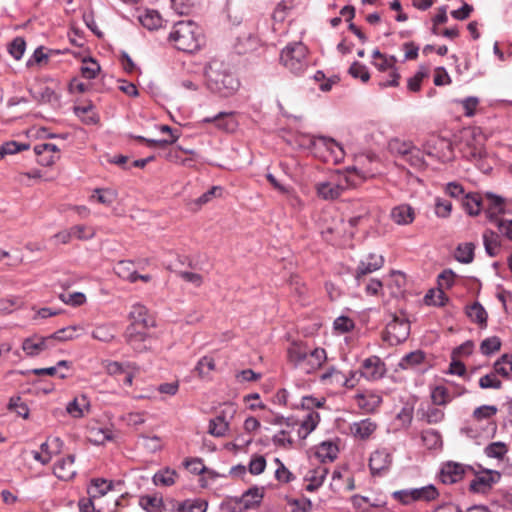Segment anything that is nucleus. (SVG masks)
Wrapping results in <instances>:
<instances>
[{
  "label": "nucleus",
  "instance_id": "f257e3e1",
  "mask_svg": "<svg viewBox=\"0 0 512 512\" xmlns=\"http://www.w3.org/2000/svg\"><path fill=\"white\" fill-rule=\"evenodd\" d=\"M207 88L221 97L233 95L239 88L238 79L217 61H211L205 67Z\"/></svg>",
  "mask_w": 512,
  "mask_h": 512
},
{
  "label": "nucleus",
  "instance_id": "f03ea898",
  "mask_svg": "<svg viewBox=\"0 0 512 512\" xmlns=\"http://www.w3.org/2000/svg\"><path fill=\"white\" fill-rule=\"evenodd\" d=\"M200 28L192 21H180L176 23L169 35V41L183 52L192 53L201 46Z\"/></svg>",
  "mask_w": 512,
  "mask_h": 512
},
{
  "label": "nucleus",
  "instance_id": "7ed1b4c3",
  "mask_svg": "<svg viewBox=\"0 0 512 512\" xmlns=\"http://www.w3.org/2000/svg\"><path fill=\"white\" fill-rule=\"evenodd\" d=\"M281 63L293 74L299 75L308 66L307 48L302 42L288 44L280 54Z\"/></svg>",
  "mask_w": 512,
  "mask_h": 512
},
{
  "label": "nucleus",
  "instance_id": "20e7f679",
  "mask_svg": "<svg viewBox=\"0 0 512 512\" xmlns=\"http://www.w3.org/2000/svg\"><path fill=\"white\" fill-rule=\"evenodd\" d=\"M439 495L437 488L426 485L418 488H407L392 493V497L403 505H411L415 502H429L435 500Z\"/></svg>",
  "mask_w": 512,
  "mask_h": 512
},
{
  "label": "nucleus",
  "instance_id": "39448f33",
  "mask_svg": "<svg viewBox=\"0 0 512 512\" xmlns=\"http://www.w3.org/2000/svg\"><path fill=\"white\" fill-rule=\"evenodd\" d=\"M350 186V181L345 174H336L328 181L316 184L318 197L323 200L333 201L338 199Z\"/></svg>",
  "mask_w": 512,
  "mask_h": 512
},
{
  "label": "nucleus",
  "instance_id": "423d86ee",
  "mask_svg": "<svg viewBox=\"0 0 512 512\" xmlns=\"http://www.w3.org/2000/svg\"><path fill=\"white\" fill-rule=\"evenodd\" d=\"M410 334V323L405 318L394 316L386 325L384 340L391 345H398L404 342Z\"/></svg>",
  "mask_w": 512,
  "mask_h": 512
},
{
  "label": "nucleus",
  "instance_id": "0eeeda50",
  "mask_svg": "<svg viewBox=\"0 0 512 512\" xmlns=\"http://www.w3.org/2000/svg\"><path fill=\"white\" fill-rule=\"evenodd\" d=\"M473 473L474 478L471 480L469 488L474 493H486L501 478V474L496 470L484 469Z\"/></svg>",
  "mask_w": 512,
  "mask_h": 512
},
{
  "label": "nucleus",
  "instance_id": "6e6552de",
  "mask_svg": "<svg viewBox=\"0 0 512 512\" xmlns=\"http://www.w3.org/2000/svg\"><path fill=\"white\" fill-rule=\"evenodd\" d=\"M386 373L384 362L378 356L366 358L359 369V375L368 381L381 379Z\"/></svg>",
  "mask_w": 512,
  "mask_h": 512
},
{
  "label": "nucleus",
  "instance_id": "1a4fd4ad",
  "mask_svg": "<svg viewBox=\"0 0 512 512\" xmlns=\"http://www.w3.org/2000/svg\"><path fill=\"white\" fill-rule=\"evenodd\" d=\"M392 464V453L387 448L375 450L369 458V468L372 475L381 476Z\"/></svg>",
  "mask_w": 512,
  "mask_h": 512
},
{
  "label": "nucleus",
  "instance_id": "9d476101",
  "mask_svg": "<svg viewBox=\"0 0 512 512\" xmlns=\"http://www.w3.org/2000/svg\"><path fill=\"white\" fill-rule=\"evenodd\" d=\"M310 145L314 149H325L330 153L332 160L340 162L344 158L343 147L334 139L325 136H313L310 139Z\"/></svg>",
  "mask_w": 512,
  "mask_h": 512
},
{
  "label": "nucleus",
  "instance_id": "9b49d317",
  "mask_svg": "<svg viewBox=\"0 0 512 512\" xmlns=\"http://www.w3.org/2000/svg\"><path fill=\"white\" fill-rule=\"evenodd\" d=\"M468 472H474L473 467L457 462H447L441 469V480L445 484H453L460 481Z\"/></svg>",
  "mask_w": 512,
  "mask_h": 512
},
{
  "label": "nucleus",
  "instance_id": "f8f14e48",
  "mask_svg": "<svg viewBox=\"0 0 512 512\" xmlns=\"http://www.w3.org/2000/svg\"><path fill=\"white\" fill-rule=\"evenodd\" d=\"M54 345L51 341L50 336L41 337L38 335H33L24 339L22 343V349L26 353L27 356H38L45 350L52 348Z\"/></svg>",
  "mask_w": 512,
  "mask_h": 512
},
{
  "label": "nucleus",
  "instance_id": "ddd939ff",
  "mask_svg": "<svg viewBox=\"0 0 512 512\" xmlns=\"http://www.w3.org/2000/svg\"><path fill=\"white\" fill-rule=\"evenodd\" d=\"M125 341L132 349L138 353L146 351L148 347L145 344L148 338L147 329L128 326L124 333Z\"/></svg>",
  "mask_w": 512,
  "mask_h": 512
},
{
  "label": "nucleus",
  "instance_id": "4468645a",
  "mask_svg": "<svg viewBox=\"0 0 512 512\" xmlns=\"http://www.w3.org/2000/svg\"><path fill=\"white\" fill-rule=\"evenodd\" d=\"M129 318L131 320V324L129 326H135L143 329L155 326V321L148 315L147 308L139 303L132 306Z\"/></svg>",
  "mask_w": 512,
  "mask_h": 512
},
{
  "label": "nucleus",
  "instance_id": "2eb2a0df",
  "mask_svg": "<svg viewBox=\"0 0 512 512\" xmlns=\"http://www.w3.org/2000/svg\"><path fill=\"white\" fill-rule=\"evenodd\" d=\"M384 264V259L381 255L369 254L365 260L360 261L355 271V279L360 284L363 276L379 270Z\"/></svg>",
  "mask_w": 512,
  "mask_h": 512
},
{
  "label": "nucleus",
  "instance_id": "dca6fc26",
  "mask_svg": "<svg viewBox=\"0 0 512 512\" xmlns=\"http://www.w3.org/2000/svg\"><path fill=\"white\" fill-rule=\"evenodd\" d=\"M75 457L74 455H68L67 457L58 460L54 464L53 472L54 475L61 480H70L76 475V469L74 466Z\"/></svg>",
  "mask_w": 512,
  "mask_h": 512
},
{
  "label": "nucleus",
  "instance_id": "f3484780",
  "mask_svg": "<svg viewBox=\"0 0 512 512\" xmlns=\"http://www.w3.org/2000/svg\"><path fill=\"white\" fill-rule=\"evenodd\" d=\"M326 351L323 348H315L314 350L307 351L305 363H303L302 370L309 374L317 370L326 361Z\"/></svg>",
  "mask_w": 512,
  "mask_h": 512
},
{
  "label": "nucleus",
  "instance_id": "a211bd4d",
  "mask_svg": "<svg viewBox=\"0 0 512 512\" xmlns=\"http://www.w3.org/2000/svg\"><path fill=\"white\" fill-rule=\"evenodd\" d=\"M202 122L214 123L218 129L226 132H232L236 128V121L233 118L232 112H219L213 117L204 118Z\"/></svg>",
  "mask_w": 512,
  "mask_h": 512
},
{
  "label": "nucleus",
  "instance_id": "6ab92c4d",
  "mask_svg": "<svg viewBox=\"0 0 512 512\" xmlns=\"http://www.w3.org/2000/svg\"><path fill=\"white\" fill-rule=\"evenodd\" d=\"M390 216L398 225H409L415 219V211L410 205L401 204L391 210Z\"/></svg>",
  "mask_w": 512,
  "mask_h": 512
},
{
  "label": "nucleus",
  "instance_id": "aec40b11",
  "mask_svg": "<svg viewBox=\"0 0 512 512\" xmlns=\"http://www.w3.org/2000/svg\"><path fill=\"white\" fill-rule=\"evenodd\" d=\"M465 389L462 388L457 394L452 393L449 388L438 385L431 391V399L434 405L445 406L451 402L456 396H460L465 393Z\"/></svg>",
  "mask_w": 512,
  "mask_h": 512
},
{
  "label": "nucleus",
  "instance_id": "412c9836",
  "mask_svg": "<svg viewBox=\"0 0 512 512\" xmlns=\"http://www.w3.org/2000/svg\"><path fill=\"white\" fill-rule=\"evenodd\" d=\"M377 425L371 419L366 418L358 422H354L350 426L352 435L358 439H368L376 430Z\"/></svg>",
  "mask_w": 512,
  "mask_h": 512
},
{
  "label": "nucleus",
  "instance_id": "4be33fe9",
  "mask_svg": "<svg viewBox=\"0 0 512 512\" xmlns=\"http://www.w3.org/2000/svg\"><path fill=\"white\" fill-rule=\"evenodd\" d=\"M117 434L111 427H91L89 429V439L96 445H104L108 441H114Z\"/></svg>",
  "mask_w": 512,
  "mask_h": 512
},
{
  "label": "nucleus",
  "instance_id": "5701e85b",
  "mask_svg": "<svg viewBox=\"0 0 512 512\" xmlns=\"http://www.w3.org/2000/svg\"><path fill=\"white\" fill-rule=\"evenodd\" d=\"M327 474L328 468L325 466H319L310 470L305 476V480L309 482L306 486V490L308 492L316 491L323 484Z\"/></svg>",
  "mask_w": 512,
  "mask_h": 512
},
{
  "label": "nucleus",
  "instance_id": "b1692460",
  "mask_svg": "<svg viewBox=\"0 0 512 512\" xmlns=\"http://www.w3.org/2000/svg\"><path fill=\"white\" fill-rule=\"evenodd\" d=\"M90 408V402L85 395L75 397L66 406V411L73 418H82L85 412H88Z\"/></svg>",
  "mask_w": 512,
  "mask_h": 512
},
{
  "label": "nucleus",
  "instance_id": "393cba45",
  "mask_svg": "<svg viewBox=\"0 0 512 512\" xmlns=\"http://www.w3.org/2000/svg\"><path fill=\"white\" fill-rule=\"evenodd\" d=\"M114 489V482L104 478H95L91 480L88 488V494L91 498H100Z\"/></svg>",
  "mask_w": 512,
  "mask_h": 512
},
{
  "label": "nucleus",
  "instance_id": "a878e982",
  "mask_svg": "<svg viewBox=\"0 0 512 512\" xmlns=\"http://www.w3.org/2000/svg\"><path fill=\"white\" fill-rule=\"evenodd\" d=\"M307 347L302 344L293 343L287 350L288 360L296 368H302L307 357Z\"/></svg>",
  "mask_w": 512,
  "mask_h": 512
},
{
  "label": "nucleus",
  "instance_id": "bb28decb",
  "mask_svg": "<svg viewBox=\"0 0 512 512\" xmlns=\"http://www.w3.org/2000/svg\"><path fill=\"white\" fill-rule=\"evenodd\" d=\"M138 19L143 27L148 30H156L162 26V17L160 13L153 9H146L139 14Z\"/></svg>",
  "mask_w": 512,
  "mask_h": 512
},
{
  "label": "nucleus",
  "instance_id": "cd10ccee",
  "mask_svg": "<svg viewBox=\"0 0 512 512\" xmlns=\"http://www.w3.org/2000/svg\"><path fill=\"white\" fill-rule=\"evenodd\" d=\"M483 244H484L486 253L490 257H495L500 252V249H501L500 237L496 232H494L492 230H486L483 233Z\"/></svg>",
  "mask_w": 512,
  "mask_h": 512
},
{
  "label": "nucleus",
  "instance_id": "c85d7f7f",
  "mask_svg": "<svg viewBox=\"0 0 512 512\" xmlns=\"http://www.w3.org/2000/svg\"><path fill=\"white\" fill-rule=\"evenodd\" d=\"M264 496L263 488L252 487L245 491L241 498L240 503L244 506V508L249 509L255 506H258L262 501Z\"/></svg>",
  "mask_w": 512,
  "mask_h": 512
},
{
  "label": "nucleus",
  "instance_id": "c756f323",
  "mask_svg": "<svg viewBox=\"0 0 512 512\" xmlns=\"http://www.w3.org/2000/svg\"><path fill=\"white\" fill-rule=\"evenodd\" d=\"M320 421V415L318 412L310 411L305 419L301 422L298 430V435L301 438H306L318 425Z\"/></svg>",
  "mask_w": 512,
  "mask_h": 512
},
{
  "label": "nucleus",
  "instance_id": "7c9ffc66",
  "mask_svg": "<svg viewBox=\"0 0 512 512\" xmlns=\"http://www.w3.org/2000/svg\"><path fill=\"white\" fill-rule=\"evenodd\" d=\"M356 399L359 407L368 412L374 411L382 402L381 396L373 393H359L356 395Z\"/></svg>",
  "mask_w": 512,
  "mask_h": 512
},
{
  "label": "nucleus",
  "instance_id": "2f4dec72",
  "mask_svg": "<svg viewBox=\"0 0 512 512\" xmlns=\"http://www.w3.org/2000/svg\"><path fill=\"white\" fill-rule=\"evenodd\" d=\"M475 245L472 242L461 243L455 250V259L463 264H469L474 260Z\"/></svg>",
  "mask_w": 512,
  "mask_h": 512
},
{
  "label": "nucleus",
  "instance_id": "473e14b6",
  "mask_svg": "<svg viewBox=\"0 0 512 512\" xmlns=\"http://www.w3.org/2000/svg\"><path fill=\"white\" fill-rule=\"evenodd\" d=\"M498 408L495 405H482L477 407L472 414V418L477 421L486 420L488 423L493 425V429H496L495 424L492 422V418L497 414Z\"/></svg>",
  "mask_w": 512,
  "mask_h": 512
},
{
  "label": "nucleus",
  "instance_id": "72a5a7b5",
  "mask_svg": "<svg viewBox=\"0 0 512 512\" xmlns=\"http://www.w3.org/2000/svg\"><path fill=\"white\" fill-rule=\"evenodd\" d=\"M115 273L122 279L131 283L135 282L136 270L132 261L121 260L114 267Z\"/></svg>",
  "mask_w": 512,
  "mask_h": 512
},
{
  "label": "nucleus",
  "instance_id": "f704fd0d",
  "mask_svg": "<svg viewBox=\"0 0 512 512\" xmlns=\"http://www.w3.org/2000/svg\"><path fill=\"white\" fill-rule=\"evenodd\" d=\"M338 453V447L330 442H322L318 447L316 451V456L322 461V462H332L334 459H336Z\"/></svg>",
  "mask_w": 512,
  "mask_h": 512
},
{
  "label": "nucleus",
  "instance_id": "c9c22d12",
  "mask_svg": "<svg viewBox=\"0 0 512 512\" xmlns=\"http://www.w3.org/2000/svg\"><path fill=\"white\" fill-rule=\"evenodd\" d=\"M425 360V354L421 350H416L406 354L399 362L401 369H413L422 364Z\"/></svg>",
  "mask_w": 512,
  "mask_h": 512
},
{
  "label": "nucleus",
  "instance_id": "e433bc0d",
  "mask_svg": "<svg viewBox=\"0 0 512 512\" xmlns=\"http://www.w3.org/2000/svg\"><path fill=\"white\" fill-rule=\"evenodd\" d=\"M75 114L82 119L85 124L94 125L99 121V116L94 111L92 104L77 106L74 108Z\"/></svg>",
  "mask_w": 512,
  "mask_h": 512
},
{
  "label": "nucleus",
  "instance_id": "4c0bfd02",
  "mask_svg": "<svg viewBox=\"0 0 512 512\" xmlns=\"http://www.w3.org/2000/svg\"><path fill=\"white\" fill-rule=\"evenodd\" d=\"M467 315L471 319V321L479 324L481 327L487 325V312L484 307L478 303H473L467 310Z\"/></svg>",
  "mask_w": 512,
  "mask_h": 512
},
{
  "label": "nucleus",
  "instance_id": "58836bf2",
  "mask_svg": "<svg viewBox=\"0 0 512 512\" xmlns=\"http://www.w3.org/2000/svg\"><path fill=\"white\" fill-rule=\"evenodd\" d=\"M482 201V197L478 193H470L465 196L463 206L469 215L476 216L481 211Z\"/></svg>",
  "mask_w": 512,
  "mask_h": 512
},
{
  "label": "nucleus",
  "instance_id": "ea45409f",
  "mask_svg": "<svg viewBox=\"0 0 512 512\" xmlns=\"http://www.w3.org/2000/svg\"><path fill=\"white\" fill-rule=\"evenodd\" d=\"M91 335L101 342H110L115 338V330L111 325L102 324L96 326Z\"/></svg>",
  "mask_w": 512,
  "mask_h": 512
},
{
  "label": "nucleus",
  "instance_id": "a19ab883",
  "mask_svg": "<svg viewBox=\"0 0 512 512\" xmlns=\"http://www.w3.org/2000/svg\"><path fill=\"white\" fill-rule=\"evenodd\" d=\"M493 368L497 375L508 378L512 374V358L504 354L494 363Z\"/></svg>",
  "mask_w": 512,
  "mask_h": 512
},
{
  "label": "nucleus",
  "instance_id": "79ce46f5",
  "mask_svg": "<svg viewBox=\"0 0 512 512\" xmlns=\"http://www.w3.org/2000/svg\"><path fill=\"white\" fill-rule=\"evenodd\" d=\"M229 424L223 416H217L209 421V433L215 437H223L228 431Z\"/></svg>",
  "mask_w": 512,
  "mask_h": 512
},
{
  "label": "nucleus",
  "instance_id": "37998d69",
  "mask_svg": "<svg viewBox=\"0 0 512 512\" xmlns=\"http://www.w3.org/2000/svg\"><path fill=\"white\" fill-rule=\"evenodd\" d=\"M424 445L429 449H436L442 445L440 433L434 429H427L421 435Z\"/></svg>",
  "mask_w": 512,
  "mask_h": 512
},
{
  "label": "nucleus",
  "instance_id": "c03bdc74",
  "mask_svg": "<svg viewBox=\"0 0 512 512\" xmlns=\"http://www.w3.org/2000/svg\"><path fill=\"white\" fill-rule=\"evenodd\" d=\"M487 457L502 460L508 452L507 445L504 442L497 441L490 443L484 449Z\"/></svg>",
  "mask_w": 512,
  "mask_h": 512
},
{
  "label": "nucleus",
  "instance_id": "a18cd8bd",
  "mask_svg": "<svg viewBox=\"0 0 512 512\" xmlns=\"http://www.w3.org/2000/svg\"><path fill=\"white\" fill-rule=\"evenodd\" d=\"M103 365H104L105 371L111 376L122 374V373L126 372V370H128V369H136L137 368L134 363L123 364V363H120L117 361H105L103 363Z\"/></svg>",
  "mask_w": 512,
  "mask_h": 512
},
{
  "label": "nucleus",
  "instance_id": "49530a36",
  "mask_svg": "<svg viewBox=\"0 0 512 512\" xmlns=\"http://www.w3.org/2000/svg\"><path fill=\"white\" fill-rule=\"evenodd\" d=\"M80 71L84 78L94 79L100 72V65L93 58L84 59Z\"/></svg>",
  "mask_w": 512,
  "mask_h": 512
},
{
  "label": "nucleus",
  "instance_id": "de8ad7c7",
  "mask_svg": "<svg viewBox=\"0 0 512 512\" xmlns=\"http://www.w3.org/2000/svg\"><path fill=\"white\" fill-rule=\"evenodd\" d=\"M501 348V340L497 336L484 339L480 344V351L483 355H491Z\"/></svg>",
  "mask_w": 512,
  "mask_h": 512
},
{
  "label": "nucleus",
  "instance_id": "09e8293b",
  "mask_svg": "<svg viewBox=\"0 0 512 512\" xmlns=\"http://www.w3.org/2000/svg\"><path fill=\"white\" fill-rule=\"evenodd\" d=\"M200 0H171V6L179 15H188Z\"/></svg>",
  "mask_w": 512,
  "mask_h": 512
},
{
  "label": "nucleus",
  "instance_id": "8fccbe9b",
  "mask_svg": "<svg viewBox=\"0 0 512 512\" xmlns=\"http://www.w3.org/2000/svg\"><path fill=\"white\" fill-rule=\"evenodd\" d=\"M175 476L176 472L174 470L165 469L153 476V482L156 485L171 486L175 483Z\"/></svg>",
  "mask_w": 512,
  "mask_h": 512
},
{
  "label": "nucleus",
  "instance_id": "3c124183",
  "mask_svg": "<svg viewBox=\"0 0 512 512\" xmlns=\"http://www.w3.org/2000/svg\"><path fill=\"white\" fill-rule=\"evenodd\" d=\"M77 329V326H68L57 330L56 332L49 336L53 344L55 341H68L76 337L75 332L77 331Z\"/></svg>",
  "mask_w": 512,
  "mask_h": 512
},
{
  "label": "nucleus",
  "instance_id": "603ef678",
  "mask_svg": "<svg viewBox=\"0 0 512 512\" xmlns=\"http://www.w3.org/2000/svg\"><path fill=\"white\" fill-rule=\"evenodd\" d=\"M26 42L22 37H16L8 45V51L15 60H20L24 55Z\"/></svg>",
  "mask_w": 512,
  "mask_h": 512
},
{
  "label": "nucleus",
  "instance_id": "864d4df0",
  "mask_svg": "<svg viewBox=\"0 0 512 512\" xmlns=\"http://www.w3.org/2000/svg\"><path fill=\"white\" fill-rule=\"evenodd\" d=\"M413 144L411 142L400 141L398 139H394L390 141L389 148L392 153L400 155L405 158L407 154L411 151Z\"/></svg>",
  "mask_w": 512,
  "mask_h": 512
},
{
  "label": "nucleus",
  "instance_id": "5fc2aeb1",
  "mask_svg": "<svg viewBox=\"0 0 512 512\" xmlns=\"http://www.w3.org/2000/svg\"><path fill=\"white\" fill-rule=\"evenodd\" d=\"M479 386L482 389H500L502 387V382L498 379L495 372H491L479 379Z\"/></svg>",
  "mask_w": 512,
  "mask_h": 512
},
{
  "label": "nucleus",
  "instance_id": "6e6d98bb",
  "mask_svg": "<svg viewBox=\"0 0 512 512\" xmlns=\"http://www.w3.org/2000/svg\"><path fill=\"white\" fill-rule=\"evenodd\" d=\"M274 462L277 465L275 471V478L283 483H289L294 479L293 474L289 471V469L282 463L279 458H275Z\"/></svg>",
  "mask_w": 512,
  "mask_h": 512
},
{
  "label": "nucleus",
  "instance_id": "4d7b16f0",
  "mask_svg": "<svg viewBox=\"0 0 512 512\" xmlns=\"http://www.w3.org/2000/svg\"><path fill=\"white\" fill-rule=\"evenodd\" d=\"M445 417V413L442 409L437 407H429L424 413H423V419L428 424H437L443 421Z\"/></svg>",
  "mask_w": 512,
  "mask_h": 512
},
{
  "label": "nucleus",
  "instance_id": "13d9d810",
  "mask_svg": "<svg viewBox=\"0 0 512 512\" xmlns=\"http://www.w3.org/2000/svg\"><path fill=\"white\" fill-rule=\"evenodd\" d=\"M97 198V201L106 206H110L116 199L114 191L108 189H96L91 199Z\"/></svg>",
  "mask_w": 512,
  "mask_h": 512
},
{
  "label": "nucleus",
  "instance_id": "bf43d9fd",
  "mask_svg": "<svg viewBox=\"0 0 512 512\" xmlns=\"http://www.w3.org/2000/svg\"><path fill=\"white\" fill-rule=\"evenodd\" d=\"M215 369V362L212 357L204 356L202 357L196 366V371L198 372L200 377H206L212 370Z\"/></svg>",
  "mask_w": 512,
  "mask_h": 512
},
{
  "label": "nucleus",
  "instance_id": "052dcab7",
  "mask_svg": "<svg viewBox=\"0 0 512 512\" xmlns=\"http://www.w3.org/2000/svg\"><path fill=\"white\" fill-rule=\"evenodd\" d=\"M452 211V203L443 198H436L435 200V214L441 218H447Z\"/></svg>",
  "mask_w": 512,
  "mask_h": 512
},
{
  "label": "nucleus",
  "instance_id": "680f3d73",
  "mask_svg": "<svg viewBox=\"0 0 512 512\" xmlns=\"http://www.w3.org/2000/svg\"><path fill=\"white\" fill-rule=\"evenodd\" d=\"M425 301L427 304L443 306L448 301V297L443 292V289L440 288L437 292L430 290L425 296Z\"/></svg>",
  "mask_w": 512,
  "mask_h": 512
},
{
  "label": "nucleus",
  "instance_id": "e2e57ef3",
  "mask_svg": "<svg viewBox=\"0 0 512 512\" xmlns=\"http://www.w3.org/2000/svg\"><path fill=\"white\" fill-rule=\"evenodd\" d=\"M139 503L143 509L147 510L148 512H152L161 506L162 498L156 495H145L140 498Z\"/></svg>",
  "mask_w": 512,
  "mask_h": 512
},
{
  "label": "nucleus",
  "instance_id": "0e129e2a",
  "mask_svg": "<svg viewBox=\"0 0 512 512\" xmlns=\"http://www.w3.org/2000/svg\"><path fill=\"white\" fill-rule=\"evenodd\" d=\"M8 408L15 411L19 416L24 419L29 416V409L27 405L21 400L20 397H12L9 401Z\"/></svg>",
  "mask_w": 512,
  "mask_h": 512
},
{
  "label": "nucleus",
  "instance_id": "69168bd1",
  "mask_svg": "<svg viewBox=\"0 0 512 512\" xmlns=\"http://www.w3.org/2000/svg\"><path fill=\"white\" fill-rule=\"evenodd\" d=\"M34 98L40 103H58L59 96L56 92L50 87H44L41 92L37 95H33Z\"/></svg>",
  "mask_w": 512,
  "mask_h": 512
},
{
  "label": "nucleus",
  "instance_id": "338daca9",
  "mask_svg": "<svg viewBox=\"0 0 512 512\" xmlns=\"http://www.w3.org/2000/svg\"><path fill=\"white\" fill-rule=\"evenodd\" d=\"M349 73L354 78H360L363 82H367L370 78L367 67L357 61L352 63L349 68Z\"/></svg>",
  "mask_w": 512,
  "mask_h": 512
},
{
  "label": "nucleus",
  "instance_id": "774afa93",
  "mask_svg": "<svg viewBox=\"0 0 512 512\" xmlns=\"http://www.w3.org/2000/svg\"><path fill=\"white\" fill-rule=\"evenodd\" d=\"M179 512H205L206 504L199 501H184L178 504Z\"/></svg>",
  "mask_w": 512,
  "mask_h": 512
}]
</instances>
